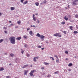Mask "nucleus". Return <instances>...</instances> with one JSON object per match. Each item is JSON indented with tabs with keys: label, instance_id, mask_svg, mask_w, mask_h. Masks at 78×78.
<instances>
[{
	"label": "nucleus",
	"instance_id": "obj_8",
	"mask_svg": "<svg viewBox=\"0 0 78 78\" xmlns=\"http://www.w3.org/2000/svg\"><path fill=\"white\" fill-rule=\"evenodd\" d=\"M21 39H22V37H18L16 38V39L18 40V41H20V40Z\"/></svg>",
	"mask_w": 78,
	"mask_h": 78
},
{
	"label": "nucleus",
	"instance_id": "obj_26",
	"mask_svg": "<svg viewBox=\"0 0 78 78\" xmlns=\"http://www.w3.org/2000/svg\"><path fill=\"white\" fill-rule=\"evenodd\" d=\"M30 76H33V73H31L30 72V73H29Z\"/></svg>",
	"mask_w": 78,
	"mask_h": 78
},
{
	"label": "nucleus",
	"instance_id": "obj_37",
	"mask_svg": "<svg viewBox=\"0 0 78 78\" xmlns=\"http://www.w3.org/2000/svg\"><path fill=\"white\" fill-rule=\"evenodd\" d=\"M23 1H25V0H21L20 2L21 3H23Z\"/></svg>",
	"mask_w": 78,
	"mask_h": 78
},
{
	"label": "nucleus",
	"instance_id": "obj_1",
	"mask_svg": "<svg viewBox=\"0 0 78 78\" xmlns=\"http://www.w3.org/2000/svg\"><path fill=\"white\" fill-rule=\"evenodd\" d=\"M16 38L14 37H11L9 38V41H10V42L12 44H15L16 42L15 41L16 40H15Z\"/></svg>",
	"mask_w": 78,
	"mask_h": 78
},
{
	"label": "nucleus",
	"instance_id": "obj_22",
	"mask_svg": "<svg viewBox=\"0 0 78 78\" xmlns=\"http://www.w3.org/2000/svg\"><path fill=\"white\" fill-rule=\"evenodd\" d=\"M23 37H24V38H25V39H27V36L26 35L24 36Z\"/></svg>",
	"mask_w": 78,
	"mask_h": 78
},
{
	"label": "nucleus",
	"instance_id": "obj_59",
	"mask_svg": "<svg viewBox=\"0 0 78 78\" xmlns=\"http://www.w3.org/2000/svg\"><path fill=\"white\" fill-rule=\"evenodd\" d=\"M9 66H11V65H12V64H11V63H10L9 64Z\"/></svg>",
	"mask_w": 78,
	"mask_h": 78
},
{
	"label": "nucleus",
	"instance_id": "obj_60",
	"mask_svg": "<svg viewBox=\"0 0 78 78\" xmlns=\"http://www.w3.org/2000/svg\"><path fill=\"white\" fill-rule=\"evenodd\" d=\"M4 55H7V53H4Z\"/></svg>",
	"mask_w": 78,
	"mask_h": 78
},
{
	"label": "nucleus",
	"instance_id": "obj_21",
	"mask_svg": "<svg viewBox=\"0 0 78 78\" xmlns=\"http://www.w3.org/2000/svg\"><path fill=\"white\" fill-rule=\"evenodd\" d=\"M54 57H55V58H57V59L58 58V55H54Z\"/></svg>",
	"mask_w": 78,
	"mask_h": 78
},
{
	"label": "nucleus",
	"instance_id": "obj_35",
	"mask_svg": "<svg viewBox=\"0 0 78 78\" xmlns=\"http://www.w3.org/2000/svg\"><path fill=\"white\" fill-rule=\"evenodd\" d=\"M33 19L34 21H36V18H35V17L33 18Z\"/></svg>",
	"mask_w": 78,
	"mask_h": 78
},
{
	"label": "nucleus",
	"instance_id": "obj_19",
	"mask_svg": "<svg viewBox=\"0 0 78 78\" xmlns=\"http://www.w3.org/2000/svg\"><path fill=\"white\" fill-rule=\"evenodd\" d=\"M28 3V1H26L25 2H24V3H23V5H25L27 4Z\"/></svg>",
	"mask_w": 78,
	"mask_h": 78
},
{
	"label": "nucleus",
	"instance_id": "obj_50",
	"mask_svg": "<svg viewBox=\"0 0 78 78\" xmlns=\"http://www.w3.org/2000/svg\"><path fill=\"white\" fill-rule=\"evenodd\" d=\"M30 30V28H28L27 29V31H29V30Z\"/></svg>",
	"mask_w": 78,
	"mask_h": 78
},
{
	"label": "nucleus",
	"instance_id": "obj_20",
	"mask_svg": "<svg viewBox=\"0 0 78 78\" xmlns=\"http://www.w3.org/2000/svg\"><path fill=\"white\" fill-rule=\"evenodd\" d=\"M58 33H56V34H55L54 35V36H56V37H58Z\"/></svg>",
	"mask_w": 78,
	"mask_h": 78
},
{
	"label": "nucleus",
	"instance_id": "obj_2",
	"mask_svg": "<svg viewBox=\"0 0 78 78\" xmlns=\"http://www.w3.org/2000/svg\"><path fill=\"white\" fill-rule=\"evenodd\" d=\"M39 57H36L34 58L33 61L34 62H36L37 61V59H38V58Z\"/></svg>",
	"mask_w": 78,
	"mask_h": 78
},
{
	"label": "nucleus",
	"instance_id": "obj_25",
	"mask_svg": "<svg viewBox=\"0 0 78 78\" xmlns=\"http://www.w3.org/2000/svg\"><path fill=\"white\" fill-rule=\"evenodd\" d=\"M73 33H75V34H77V33H78V32L76 31H74Z\"/></svg>",
	"mask_w": 78,
	"mask_h": 78
},
{
	"label": "nucleus",
	"instance_id": "obj_64",
	"mask_svg": "<svg viewBox=\"0 0 78 78\" xmlns=\"http://www.w3.org/2000/svg\"><path fill=\"white\" fill-rule=\"evenodd\" d=\"M76 28L77 29H78V27H76Z\"/></svg>",
	"mask_w": 78,
	"mask_h": 78
},
{
	"label": "nucleus",
	"instance_id": "obj_24",
	"mask_svg": "<svg viewBox=\"0 0 78 78\" xmlns=\"http://www.w3.org/2000/svg\"><path fill=\"white\" fill-rule=\"evenodd\" d=\"M3 39L0 40V43H2V42H3Z\"/></svg>",
	"mask_w": 78,
	"mask_h": 78
},
{
	"label": "nucleus",
	"instance_id": "obj_45",
	"mask_svg": "<svg viewBox=\"0 0 78 78\" xmlns=\"http://www.w3.org/2000/svg\"><path fill=\"white\" fill-rule=\"evenodd\" d=\"M38 48H41L42 46H38Z\"/></svg>",
	"mask_w": 78,
	"mask_h": 78
},
{
	"label": "nucleus",
	"instance_id": "obj_11",
	"mask_svg": "<svg viewBox=\"0 0 78 78\" xmlns=\"http://www.w3.org/2000/svg\"><path fill=\"white\" fill-rule=\"evenodd\" d=\"M36 71L35 70H31L30 72L32 73H33L34 72H36Z\"/></svg>",
	"mask_w": 78,
	"mask_h": 78
},
{
	"label": "nucleus",
	"instance_id": "obj_16",
	"mask_svg": "<svg viewBox=\"0 0 78 78\" xmlns=\"http://www.w3.org/2000/svg\"><path fill=\"white\" fill-rule=\"evenodd\" d=\"M69 29L71 30H73V27L70 26L69 27Z\"/></svg>",
	"mask_w": 78,
	"mask_h": 78
},
{
	"label": "nucleus",
	"instance_id": "obj_7",
	"mask_svg": "<svg viewBox=\"0 0 78 78\" xmlns=\"http://www.w3.org/2000/svg\"><path fill=\"white\" fill-rule=\"evenodd\" d=\"M41 36V35L39 34V33H37L36 35V36H37V37H40Z\"/></svg>",
	"mask_w": 78,
	"mask_h": 78
},
{
	"label": "nucleus",
	"instance_id": "obj_27",
	"mask_svg": "<svg viewBox=\"0 0 78 78\" xmlns=\"http://www.w3.org/2000/svg\"><path fill=\"white\" fill-rule=\"evenodd\" d=\"M73 5H76V3H75V2L74 1L73 2Z\"/></svg>",
	"mask_w": 78,
	"mask_h": 78
},
{
	"label": "nucleus",
	"instance_id": "obj_17",
	"mask_svg": "<svg viewBox=\"0 0 78 78\" xmlns=\"http://www.w3.org/2000/svg\"><path fill=\"white\" fill-rule=\"evenodd\" d=\"M32 33H33V32L32 31L30 30L29 32V34L30 35H32Z\"/></svg>",
	"mask_w": 78,
	"mask_h": 78
},
{
	"label": "nucleus",
	"instance_id": "obj_23",
	"mask_svg": "<svg viewBox=\"0 0 78 78\" xmlns=\"http://www.w3.org/2000/svg\"><path fill=\"white\" fill-rule=\"evenodd\" d=\"M58 37H62V36L61 35H59V34L58 33Z\"/></svg>",
	"mask_w": 78,
	"mask_h": 78
},
{
	"label": "nucleus",
	"instance_id": "obj_39",
	"mask_svg": "<svg viewBox=\"0 0 78 78\" xmlns=\"http://www.w3.org/2000/svg\"><path fill=\"white\" fill-rule=\"evenodd\" d=\"M50 76H51V75L50 74V75H48L47 76V77H50Z\"/></svg>",
	"mask_w": 78,
	"mask_h": 78
},
{
	"label": "nucleus",
	"instance_id": "obj_6",
	"mask_svg": "<svg viewBox=\"0 0 78 78\" xmlns=\"http://www.w3.org/2000/svg\"><path fill=\"white\" fill-rule=\"evenodd\" d=\"M64 19H65V20H66V21H67L68 19H69V18H67L66 16H65L64 17Z\"/></svg>",
	"mask_w": 78,
	"mask_h": 78
},
{
	"label": "nucleus",
	"instance_id": "obj_56",
	"mask_svg": "<svg viewBox=\"0 0 78 78\" xmlns=\"http://www.w3.org/2000/svg\"><path fill=\"white\" fill-rule=\"evenodd\" d=\"M38 14H37V13H36L35 14V15L36 16H37Z\"/></svg>",
	"mask_w": 78,
	"mask_h": 78
},
{
	"label": "nucleus",
	"instance_id": "obj_38",
	"mask_svg": "<svg viewBox=\"0 0 78 78\" xmlns=\"http://www.w3.org/2000/svg\"><path fill=\"white\" fill-rule=\"evenodd\" d=\"M65 53H66V54H68V53H69V52H68V51H65Z\"/></svg>",
	"mask_w": 78,
	"mask_h": 78
},
{
	"label": "nucleus",
	"instance_id": "obj_44",
	"mask_svg": "<svg viewBox=\"0 0 78 78\" xmlns=\"http://www.w3.org/2000/svg\"><path fill=\"white\" fill-rule=\"evenodd\" d=\"M21 50L22 51H21V53L22 54H23V52H24V51H22V49H21Z\"/></svg>",
	"mask_w": 78,
	"mask_h": 78
},
{
	"label": "nucleus",
	"instance_id": "obj_58",
	"mask_svg": "<svg viewBox=\"0 0 78 78\" xmlns=\"http://www.w3.org/2000/svg\"><path fill=\"white\" fill-rule=\"evenodd\" d=\"M68 70H69V71L70 72V71H71V69H69Z\"/></svg>",
	"mask_w": 78,
	"mask_h": 78
},
{
	"label": "nucleus",
	"instance_id": "obj_57",
	"mask_svg": "<svg viewBox=\"0 0 78 78\" xmlns=\"http://www.w3.org/2000/svg\"><path fill=\"white\" fill-rule=\"evenodd\" d=\"M66 60V61H67V60H68V58H66L65 59Z\"/></svg>",
	"mask_w": 78,
	"mask_h": 78
},
{
	"label": "nucleus",
	"instance_id": "obj_51",
	"mask_svg": "<svg viewBox=\"0 0 78 78\" xmlns=\"http://www.w3.org/2000/svg\"><path fill=\"white\" fill-rule=\"evenodd\" d=\"M18 28V26H16L15 27V28Z\"/></svg>",
	"mask_w": 78,
	"mask_h": 78
},
{
	"label": "nucleus",
	"instance_id": "obj_18",
	"mask_svg": "<svg viewBox=\"0 0 78 78\" xmlns=\"http://www.w3.org/2000/svg\"><path fill=\"white\" fill-rule=\"evenodd\" d=\"M3 70H4V68H3L2 67L1 69H0V71H3Z\"/></svg>",
	"mask_w": 78,
	"mask_h": 78
},
{
	"label": "nucleus",
	"instance_id": "obj_29",
	"mask_svg": "<svg viewBox=\"0 0 78 78\" xmlns=\"http://www.w3.org/2000/svg\"><path fill=\"white\" fill-rule=\"evenodd\" d=\"M24 46L25 47H27V44H24Z\"/></svg>",
	"mask_w": 78,
	"mask_h": 78
},
{
	"label": "nucleus",
	"instance_id": "obj_4",
	"mask_svg": "<svg viewBox=\"0 0 78 78\" xmlns=\"http://www.w3.org/2000/svg\"><path fill=\"white\" fill-rule=\"evenodd\" d=\"M28 72V70H25L24 71V75H27Z\"/></svg>",
	"mask_w": 78,
	"mask_h": 78
},
{
	"label": "nucleus",
	"instance_id": "obj_40",
	"mask_svg": "<svg viewBox=\"0 0 78 78\" xmlns=\"http://www.w3.org/2000/svg\"><path fill=\"white\" fill-rule=\"evenodd\" d=\"M63 33H64V34H67V32L66 31H63Z\"/></svg>",
	"mask_w": 78,
	"mask_h": 78
},
{
	"label": "nucleus",
	"instance_id": "obj_30",
	"mask_svg": "<svg viewBox=\"0 0 78 78\" xmlns=\"http://www.w3.org/2000/svg\"><path fill=\"white\" fill-rule=\"evenodd\" d=\"M51 58H52V61H54V58L53 57H50V58L51 59Z\"/></svg>",
	"mask_w": 78,
	"mask_h": 78
},
{
	"label": "nucleus",
	"instance_id": "obj_55",
	"mask_svg": "<svg viewBox=\"0 0 78 78\" xmlns=\"http://www.w3.org/2000/svg\"><path fill=\"white\" fill-rule=\"evenodd\" d=\"M34 16H35V15H34V14L33 16V18L34 17Z\"/></svg>",
	"mask_w": 78,
	"mask_h": 78
},
{
	"label": "nucleus",
	"instance_id": "obj_14",
	"mask_svg": "<svg viewBox=\"0 0 78 78\" xmlns=\"http://www.w3.org/2000/svg\"><path fill=\"white\" fill-rule=\"evenodd\" d=\"M15 9V8L14 7H11V11H13V10H14Z\"/></svg>",
	"mask_w": 78,
	"mask_h": 78
},
{
	"label": "nucleus",
	"instance_id": "obj_28",
	"mask_svg": "<svg viewBox=\"0 0 78 78\" xmlns=\"http://www.w3.org/2000/svg\"><path fill=\"white\" fill-rule=\"evenodd\" d=\"M40 23V21H39V20H37V23Z\"/></svg>",
	"mask_w": 78,
	"mask_h": 78
},
{
	"label": "nucleus",
	"instance_id": "obj_54",
	"mask_svg": "<svg viewBox=\"0 0 78 78\" xmlns=\"http://www.w3.org/2000/svg\"><path fill=\"white\" fill-rule=\"evenodd\" d=\"M12 22H11V21H9V23H11Z\"/></svg>",
	"mask_w": 78,
	"mask_h": 78
},
{
	"label": "nucleus",
	"instance_id": "obj_9",
	"mask_svg": "<svg viewBox=\"0 0 78 78\" xmlns=\"http://www.w3.org/2000/svg\"><path fill=\"white\" fill-rule=\"evenodd\" d=\"M10 55L11 56V57H14L15 55L13 53H11L10 54Z\"/></svg>",
	"mask_w": 78,
	"mask_h": 78
},
{
	"label": "nucleus",
	"instance_id": "obj_34",
	"mask_svg": "<svg viewBox=\"0 0 78 78\" xmlns=\"http://www.w3.org/2000/svg\"><path fill=\"white\" fill-rule=\"evenodd\" d=\"M58 73H59V72L57 71V72H55V73H54L55 74H58Z\"/></svg>",
	"mask_w": 78,
	"mask_h": 78
},
{
	"label": "nucleus",
	"instance_id": "obj_12",
	"mask_svg": "<svg viewBox=\"0 0 78 78\" xmlns=\"http://www.w3.org/2000/svg\"><path fill=\"white\" fill-rule=\"evenodd\" d=\"M17 23L18 24V25H20V23H21V22L20 21H17Z\"/></svg>",
	"mask_w": 78,
	"mask_h": 78
},
{
	"label": "nucleus",
	"instance_id": "obj_47",
	"mask_svg": "<svg viewBox=\"0 0 78 78\" xmlns=\"http://www.w3.org/2000/svg\"><path fill=\"white\" fill-rule=\"evenodd\" d=\"M24 66H25L26 67H28V65H25Z\"/></svg>",
	"mask_w": 78,
	"mask_h": 78
},
{
	"label": "nucleus",
	"instance_id": "obj_32",
	"mask_svg": "<svg viewBox=\"0 0 78 78\" xmlns=\"http://www.w3.org/2000/svg\"><path fill=\"white\" fill-rule=\"evenodd\" d=\"M61 24L62 25H64V24H65V22H62Z\"/></svg>",
	"mask_w": 78,
	"mask_h": 78
},
{
	"label": "nucleus",
	"instance_id": "obj_15",
	"mask_svg": "<svg viewBox=\"0 0 78 78\" xmlns=\"http://www.w3.org/2000/svg\"><path fill=\"white\" fill-rule=\"evenodd\" d=\"M56 62L57 63H58L59 62V58H57V59L56 60Z\"/></svg>",
	"mask_w": 78,
	"mask_h": 78
},
{
	"label": "nucleus",
	"instance_id": "obj_41",
	"mask_svg": "<svg viewBox=\"0 0 78 78\" xmlns=\"http://www.w3.org/2000/svg\"><path fill=\"white\" fill-rule=\"evenodd\" d=\"M30 56V54H28L27 56V57H29Z\"/></svg>",
	"mask_w": 78,
	"mask_h": 78
},
{
	"label": "nucleus",
	"instance_id": "obj_42",
	"mask_svg": "<svg viewBox=\"0 0 78 78\" xmlns=\"http://www.w3.org/2000/svg\"><path fill=\"white\" fill-rule=\"evenodd\" d=\"M25 67H26L25 65H24V66L23 67H22V69H24V68H25Z\"/></svg>",
	"mask_w": 78,
	"mask_h": 78
},
{
	"label": "nucleus",
	"instance_id": "obj_33",
	"mask_svg": "<svg viewBox=\"0 0 78 78\" xmlns=\"http://www.w3.org/2000/svg\"><path fill=\"white\" fill-rule=\"evenodd\" d=\"M44 64H45V65H48L49 64V63H47V62H44Z\"/></svg>",
	"mask_w": 78,
	"mask_h": 78
},
{
	"label": "nucleus",
	"instance_id": "obj_31",
	"mask_svg": "<svg viewBox=\"0 0 78 78\" xmlns=\"http://www.w3.org/2000/svg\"><path fill=\"white\" fill-rule=\"evenodd\" d=\"M75 17L76 18H78V15H75Z\"/></svg>",
	"mask_w": 78,
	"mask_h": 78
},
{
	"label": "nucleus",
	"instance_id": "obj_53",
	"mask_svg": "<svg viewBox=\"0 0 78 78\" xmlns=\"http://www.w3.org/2000/svg\"><path fill=\"white\" fill-rule=\"evenodd\" d=\"M74 1L75 2H78V0H74Z\"/></svg>",
	"mask_w": 78,
	"mask_h": 78
},
{
	"label": "nucleus",
	"instance_id": "obj_3",
	"mask_svg": "<svg viewBox=\"0 0 78 78\" xmlns=\"http://www.w3.org/2000/svg\"><path fill=\"white\" fill-rule=\"evenodd\" d=\"M40 39H42L41 41H44V37H45V36L43 35H41L40 37Z\"/></svg>",
	"mask_w": 78,
	"mask_h": 78
},
{
	"label": "nucleus",
	"instance_id": "obj_48",
	"mask_svg": "<svg viewBox=\"0 0 78 78\" xmlns=\"http://www.w3.org/2000/svg\"><path fill=\"white\" fill-rule=\"evenodd\" d=\"M44 69V67H42L41 68V69L42 70H43V69Z\"/></svg>",
	"mask_w": 78,
	"mask_h": 78
},
{
	"label": "nucleus",
	"instance_id": "obj_46",
	"mask_svg": "<svg viewBox=\"0 0 78 78\" xmlns=\"http://www.w3.org/2000/svg\"><path fill=\"white\" fill-rule=\"evenodd\" d=\"M4 29H5V30H6L7 28H6L5 27H3Z\"/></svg>",
	"mask_w": 78,
	"mask_h": 78
},
{
	"label": "nucleus",
	"instance_id": "obj_49",
	"mask_svg": "<svg viewBox=\"0 0 78 78\" xmlns=\"http://www.w3.org/2000/svg\"><path fill=\"white\" fill-rule=\"evenodd\" d=\"M12 27V26H11V24H10L9 26V28H10V27Z\"/></svg>",
	"mask_w": 78,
	"mask_h": 78
},
{
	"label": "nucleus",
	"instance_id": "obj_52",
	"mask_svg": "<svg viewBox=\"0 0 78 78\" xmlns=\"http://www.w3.org/2000/svg\"><path fill=\"white\" fill-rule=\"evenodd\" d=\"M11 25L12 26H14V24H11Z\"/></svg>",
	"mask_w": 78,
	"mask_h": 78
},
{
	"label": "nucleus",
	"instance_id": "obj_62",
	"mask_svg": "<svg viewBox=\"0 0 78 78\" xmlns=\"http://www.w3.org/2000/svg\"><path fill=\"white\" fill-rule=\"evenodd\" d=\"M68 8H69V7H70V5H68Z\"/></svg>",
	"mask_w": 78,
	"mask_h": 78
},
{
	"label": "nucleus",
	"instance_id": "obj_61",
	"mask_svg": "<svg viewBox=\"0 0 78 78\" xmlns=\"http://www.w3.org/2000/svg\"><path fill=\"white\" fill-rule=\"evenodd\" d=\"M44 48H41V50H44Z\"/></svg>",
	"mask_w": 78,
	"mask_h": 78
},
{
	"label": "nucleus",
	"instance_id": "obj_10",
	"mask_svg": "<svg viewBox=\"0 0 78 78\" xmlns=\"http://www.w3.org/2000/svg\"><path fill=\"white\" fill-rule=\"evenodd\" d=\"M73 65V64L72 63H70L68 65V66L69 67H71V66H72Z\"/></svg>",
	"mask_w": 78,
	"mask_h": 78
},
{
	"label": "nucleus",
	"instance_id": "obj_36",
	"mask_svg": "<svg viewBox=\"0 0 78 78\" xmlns=\"http://www.w3.org/2000/svg\"><path fill=\"white\" fill-rule=\"evenodd\" d=\"M6 78H11V76H6Z\"/></svg>",
	"mask_w": 78,
	"mask_h": 78
},
{
	"label": "nucleus",
	"instance_id": "obj_63",
	"mask_svg": "<svg viewBox=\"0 0 78 78\" xmlns=\"http://www.w3.org/2000/svg\"><path fill=\"white\" fill-rule=\"evenodd\" d=\"M33 27V26L32 25L30 26V27Z\"/></svg>",
	"mask_w": 78,
	"mask_h": 78
},
{
	"label": "nucleus",
	"instance_id": "obj_13",
	"mask_svg": "<svg viewBox=\"0 0 78 78\" xmlns=\"http://www.w3.org/2000/svg\"><path fill=\"white\" fill-rule=\"evenodd\" d=\"M35 5H36V6H39V3L38 2H36Z\"/></svg>",
	"mask_w": 78,
	"mask_h": 78
},
{
	"label": "nucleus",
	"instance_id": "obj_5",
	"mask_svg": "<svg viewBox=\"0 0 78 78\" xmlns=\"http://www.w3.org/2000/svg\"><path fill=\"white\" fill-rule=\"evenodd\" d=\"M47 3V1H46L44 0L43 1V2H42L41 3V4H45Z\"/></svg>",
	"mask_w": 78,
	"mask_h": 78
},
{
	"label": "nucleus",
	"instance_id": "obj_43",
	"mask_svg": "<svg viewBox=\"0 0 78 78\" xmlns=\"http://www.w3.org/2000/svg\"><path fill=\"white\" fill-rule=\"evenodd\" d=\"M4 33H5V34H7V33H8V32H7V31H5H5H4Z\"/></svg>",
	"mask_w": 78,
	"mask_h": 78
}]
</instances>
